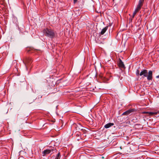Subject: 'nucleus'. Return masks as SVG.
Returning <instances> with one entry per match:
<instances>
[{"label":"nucleus","mask_w":159,"mask_h":159,"mask_svg":"<svg viewBox=\"0 0 159 159\" xmlns=\"http://www.w3.org/2000/svg\"><path fill=\"white\" fill-rule=\"evenodd\" d=\"M43 33L45 36L51 39L54 38L56 35V34L53 30L47 28L43 29Z\"/></svg>","instance_id":"1"},{"label":"nucleus","mask_w":159,"mask_h":159,"mask_svg":"<svg viewBox=\"0 0 159 159\" xmlns=\"http://www.w3.org/2000/svg\"><path fill=\"white\" fill-rule=\"evenodd\" d=\"M139 75L143 76V77H147V79L148 80H152V71L149 70L148 72L147 70L143 69L140 73Z\"/></svg>","instance_id":"2"},{"label":"nucleus","mask_w":159,"mask_h":159,"mask_svg":"<svg viewBox=\"0 0 159 159\" xmlns=\"http://www.w3.org/2000/svg\"><path fill=\"white\" fill-rule=\"evenodd\" d=\"M23 62L25 66L26 69H27L28 66L32 62L31 59L30 57H27L23 61Z\"/></svg>","instance_id":"3"},{"label":"nucleus","mask_w":159,"mask_h":159,"mask_svg":"<svg viewBox=\"0 0 159 159\" xmlns=\"http://www.w3.org/2000/svg\"><path fill=\"white\" fill-rule=\"evenodd\" d=\"M143 1L144 0H139V2L138 4L137 5L136 9H137L139 11H140L141 8L142 7L143 5Z\"/></svg>","instance_id":"4"},{"label":"nucleus","mask_w":159,"mask_h":159,"mask_svg":"<svg viewBox=\"0 0 159 159\" xmlns=\"http://www.w3.org/2000/svg\"><path fill=\"white\" fill-rule=\"evenodd\" d=\"M143 1L144 0H139V2L138 4L137 5L136 9H137L139 11H140L141 8L142 7L143 5Z\"/></svg>","instance_id":"5"},{"label":"nucleus","mask_w":159,"mask_h":159,"mask_svg":"<svg viewBox=\"0 0 159 159\" xmlns=\"http://www.w3.org/2000/svg\"><path fill=\"white\" fill-rule=\"evenodd\" d=\"M53 151V149H47L44 150L43 152V156L46 155L47 154H48L51 152H52Z\"/></svg>","instance_id":"6"},{"label":"nucleus","mask_w":159,"mask_h":159,"mask_svg":"<svg viewBox=\"0 0 159 159\" xmlns=\"http://www.w3.org/2000/svg\"><path fill=\"white\" fill-rule=\"evenodd\" d=\"M135 111V109H129V110L125 111L122 114V115H126L127 116L129 115L132 112L134 111Z\"/></svg>","instance_id":"7"},{"label":"nucleus","mask_w":159,"mask_h":159,"mask_svg":"<svg viewBox=\"0 0 159 159\" xmlns=\"http://www.w3.org/2000/svg\"><path fill=\"white\" fill-rule=\"evenodd\" d=\"M118 65L120 68H123L124 69L125 68L123 62L120 59L118 62Z\"/></svg>","instance_id":"8"},{"label":"nucleus","mask_w":159,"mask_h":159,"mask_svg":"<svg viewBox=\"0 0 159 159\" xmlns=\"http://www.w3.org/2000/svg\"><path fill=\"white\" fill-rule=\"evenodd\" d=\"M108 27L106 26L104 28H103L101 32L100 33V34L101 35H103V34L104 33L106 32V31H107V29Z\"/></svg>","instance_id":"9"},{"label":"nucleus","mask_w":159,"mask_h":159,"mask_svg":"<svg viewBox=\"0 0 159 159\" xmlns=\"http://www.w3.org/2000/svg\"><path fill=\"white\" fill-rule=\"evenodd\" d=\"M143 114H148L149 115H153L154 114H157V112H149L147 111H144L142 112Z\"/></svg>","instance_id":"10"},{"label":"nucleus","mask_w":159,"mask_h":159,"mask_svg":"<svg viewBox=\"0 0 159 159\" xmlns=\"http://www.w3.org/2000/svg\"><path fill=\"white\" fill-rule=\"evenodd\" d=\"M114 125V124L113 123H109L107 124H106L105 126L104 127L106 128H108L111 126L113 125Z\"/></svg>","instance_id":"11"},{"label":"nucleus","mask_w":159,"mask_h":159,"mask_svg":"<svg viewBox=\"0 0 159 159\" xmlns=\"http://www.w3.org/2000/svg\"><path fill=\"white\" fill-rule=\"evenodd\" d=\"M139 11L137 10V9H135L134 12L132 17V18L131 19V20H132V18H133L135 16L136 14Z\"/></svg>","instance_id":"12"},{"label":"nucleus","mask_w":159,"mask_h":159,"mask_svg":"<svg viewBox=\"0 0 159 159\" xmlns=\"http://www.w3.org/2000/svg\"><path fill=\"white\" fill-rule=\"evenodd\" d=\"M60 152H58L57 153L55 159H60Z\"/></svg>","instance_id":"13"},{"label":"nucleus","mask_w":159,"mask_h":159,"mask_svg":"<svg viewBox=\"0 0 159 159\" xmlns=\"http://www.w3.org/2000/svg\"><path fill=\"white\" fill-rule=\"evenodd\" d=\"M140 72L138 70H137L136 72V74L137 76L139 75Z\"/></svg>","instance_id":"14"},{"label":"nucleus","mask_w":159,"mask_h":159,"mask_svg":"<svg viewBox=\"0 0 159 159\" xmlns=\"http://www.w3.org/2000/svg\"><path fill=\"white\" fill-rule=\"evenodd\" d=\"M77 0H74V3H75L77 1Z\"/></svg>","instance_id":"15"},{"label":"nucleus","mask_w":159,"mask_h":159,"mask_svg":"<svg viewBox=\"0 0 159 159\" xmlns=\"http://www.w3.org/2000/svg\"><path fill=\"white\" fill-rule=\"evenodd\" d=\"M156 78H159V75H158V76H156Z\"/></svg>","instance_id":"16"},{"label":"nucleus","mask_w":159,"mask_h":159,"mask_svg":"<svg viewBox=\"0 0 159 159\" xmlns=\"http://www.w3.org/2000/svg\"><path fill=\"white\" fill-rule=\"evenodd\" d=\"M106 79V81H107L108 80V78H105Z\"/></svg>","instance_id":"17"},{"label":"nucleus","mask_w":159,"mask_h":159,"mask_svg":"<svg viewBox=\"0 0 159 159\" xmlns=\"http://www.w3.org/2000/svg\"><path fill=\"white\" fill-rule=\"evenodd\" d=\"M139 21L140 22V21H141V20H140V19H139V20H138V21H139Z\"/></svg>","instance_id":"18"}]
</instances>
